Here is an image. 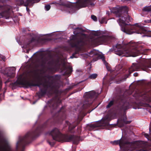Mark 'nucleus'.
Masks as SVG:
<instances>
[{
	"mask_svg": "<svg viewBox=\"0 0 151 151\" xmlns=\"http://www.w3.org/2000/svg\"><path fill=\"white\" fill-rule=\"evenodd\" d=\"M121 30L122 31L124 32H125L124 30L123 29H122Z\"/></svg>",
	"mask_w": 151,
	"mask_h": 151,
	"instance_id": "16",
	"label": "nucleus"
},
{
	"mask_svg": "<svg viewBox=\"0 0 151 151\" xmlns=\"http://www.w3.org/2000/svg\"><path fill=\"white\" fill-rule=\"evenodd\" d=\"M125 53L121 51H117L115 52V54L119 56L122 55V54H124Z\"/></svg>",
	"mask_w": 151,
	"mask_h": 151,
	"instance_id": "7",
	"label": "nucleus"
},
{
	"mask_svg": "<svg viewBox=\"0 0 151 151\" xmlns=\"http://www.w3.org/2000/svg\"><path fill=\"white\" fill-rule=\"evenodd\" d=\"M36 102H33V104H35V103Z\"/></svg>",
	"mask_w": 151,
	"mask_h": 151,
	"instance_id": "20",
	"label": "nucleus"
},
{
	"mask_svg": "<svg viewBox=\"0 0 151 151\" xmlns=\"http://www.w3.org/2000/svg\"><path fill=\"white\" fill-rule=\"evenodd\" d=\"M130 122H126V123H130Z\"/></svg>",
	"mask_w": 151,
	"mask_h": 151,
	"instance_id": "19",
	"label": "nucleus"
},
{
	"mask_svg": "<svg viewBox=\"0 0 151 151\" xmlns=\"http://www.w3.org/2000/svg\"><path fill=\"white\" fill-rule=\"evenodd\" d=\"M93 52V51H91V52H92H92Z\"/></svg>",
	"mask_w": 151,
	"mask_h": 151,
	"instance_id": "21",
	"label": "nucleus"
},
{
	"mask_svg": "<svg viewBox=\"0 0 151 151\" xmlns=\"http://www.w3.org/2000/svg\"><path fill=\"white\" fill-rule=\"evenodd\" d=\"M113 101H110L108 104L107 105L106 107V108H110L113 104Z\"/></svg>",
	"mask_w": 151,
	"mask_h": 151,
	"instance_id": "9",
	"label": "nucleus"
},
{
	"mask_svg": "<svg viewBox=\"0 0 151 151\" xmlns=\"http://www.w3.org/2000/svg\"><path fill=\"white\" fill-rule=\"evenodd\" d=\"M66 139L64 140V142H70L72 139V137H67Z\"/></svg>",
	"mask_w": 151,
	"mask_h": 151,
	"instance_id": "10",
	"label": "nucleus"
},
{
	"mask_svg": "<svg viewBox=\"0 0 151 151\" xmlns=\"http://www.w3.org/2000/svg\"><path fill=\"white\" fill-rule=\"evenodd\" d=\"M97 76V74L96 73L92 74L89 76V78L91 79H94L96 78Z\"/></svg>",
	"mask_w": 151,
	"mask_h": 151,
	"instance_id": "6",
	"label": "nucleus"
},
{
	"mask_svg": "<svg viewBox=\"0 0 151 151\" xmlns=\"http://www.w3.org/2000/svg\"><path fill=\"white\" fill-rule=\"evenodd\" d=\"M116 17H119V20L117 21V22L120 26L123 24L124 25H128L126 22H128L130 21V17L128 16L126 17H124L123 16L120 17L119 16H117L116 14Z\"/></svg>",
	"mask_w": 151,
	"mask_h": 151,
	"instance_id": "1",
	"label": "nucleus"
},
{
	"mask_svg": "<svg viewBox=\"0 0 151 151\" xmlns=\"http://www.w3.org/2000/svg\"><path fill=\"white\" fill-rule=\"evenodd\" d=\"M50 6L49 5H46L45 7V10L46 11L49 10L50 9Z\"/></svg>",
	"mask_w": 151,
	"mask_h": 151,
	"instance_id": "12",
	"label": "nucleus"
},
{
	"mask_svg": "<svg viewBox=\"0 0 151 151\" xmlns=\"http://www.w3.org/2000/svg\"><path fill=\"white\" fill-rule=\"evenodd\" d=\"M120 140H117L116 141H114V143L115 144H118L119 143Z\"/></svg>",
	"mask_w": 151,
	"mask_h": 151,
	"instance_id": "13",
	"label": "nucleus"
},
{
	"mask_svg": "<svg viewBox=\"0 0 151 151\" xmlns=\"http://www.w3.org/2000/svg\"><path fill=\"white\" fill-rule=\"evenodd\" d=\"M91 18L94 21H97V17L94 15H91Z\"/></svg>",
	"mask_w": 151,
	"mask_h": 151,
	"instance_id": "11",
	"label": "nucleus"
},
{
	"mask_svg": "<svg viewBox=\"0 0 151 151\" xmlns=\"http://www.w3.org/2000/svg\"><path fill=\"white\" fill-rule=\"evenodd\" d=\"M138 75V74L137 73H135L134 74V76H137Z\"/></svg>",
	"mask_w": 151,
	"mask_h": 151,
	"instance_id": "14",
	"label": "nucleus"
},
{
	"mask_svg": "<svg viewBox=\"0 0 151 151\" xmlns=\"http://www.w3.org/2000/svg\"><path fill=\"white\" fill-rule=\"evenodd\" d=\"M88 3V1L86 0L85 1L83 4H82L81 7H85L87 6V3Z\"/></svg>",
	"mask_w": 151,
	"mask_h": 151,
	"instance_id": "8",
	"label": "nucleus"
},
{
	"mask_svg": "<svg viewBox=\"0 0 151 151\" xmlns=\"http://www.w3.org/2000/svg\"><path fill=\"white\" fill-rule=\"evenodd\" d=\"M145 136L146 137V138H147V137H148V135H147H147H146V134L145 135Z\"/></svg>",
	"mask_w": 151,
	"mask_h": 151,
	"instance_id": "18",
	"label": "nucleus"
},
{
	"mask_svg": "<svg viewBox=\"0 0 151 151\" xmlns=\"http://www.w3.org/2000/svg\"><path fill=\"white\" fill-rule=\"evenodd\" d=\"M136 56V55H129V56H132V57H135V56Z\"/></svg>",
	"mask_w": 151,
	"mask_h": 151,
	"instance_id": "17",
	"label": "nucleus"
},
{
	"mask_svg": "<svg viewBox=\"0 0 151 151\" xmlns=\"http://www.w3.org/2000/svg\"><path fill=\"white\" fill-rule=\"evenodd\" d=\"M73 58V55H72L70 57V58Z\"/></svg>",
	"mask_w": 151,
	"mask_h": 151,
	"instance_id": "15",
	"label": "nucleus"
},
{
	"mask_svg": "<svg viewBox=\"0 0 151 151\" xmlns=\"http://www.w3.org/2000/svg\"><path fill=\"white\" fill-rule=\"evenodd\" d=\"M120 9L117 7H114L113 9L112 12L113 13L117 14L120 12Z\"/></svg>",
	"mask_w": 151,
	"mask_h": 151,
	"instance_id": "4",
	"label": "nucleus"
},
{
	"mask_svg": "<svg viewBox=\"0 0 151 151\" xmlns=\"http://www.w3.org/2000/svg\"><path fill=\"white\" fill-rule=\"evenodd\" d=\"M143 10L147 12L151 11V6L144 7L143 8Z\"/></svg>",
	"mask_w": 151,
	"mask_h": 151,
	"instance_id": "5",
	"label": "nucleus"
},
{
	"mask_svg": "<svg viewBox=\"0 0 151 151\" xmlns=\"http://www.w3.org/2000/svg\"><path fill=\"white\" fill-rule=\"evenodd\" d=\"M40 0H27L24 2L25 0H22L21 1H18V2H20L19 5L24 4L26 6H30L33 5L35 3L38 2Z\"/></svg>",
	"mask_w": 151,
	"mask_h": 151,
	"instance_id": "2",
	"label": "nucleus"
},
{
	"mask_svg": "<svg viewBox=\"0 0 151 151\" xmlns=\"http://www.w3.org/2000/svg\"><path fill=\"white\" fill-rule=\"evenodd\" d=\"M60 133L59 130L56 128L53 129L50 132V134L53 137L54 136H56Z\"/></svg>",
	"mask_w": 151,
	"mask_h": 151,
	"instance_id": "3",
	"label": "nucleus"
}]
</instances>
